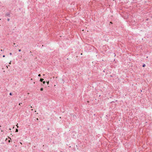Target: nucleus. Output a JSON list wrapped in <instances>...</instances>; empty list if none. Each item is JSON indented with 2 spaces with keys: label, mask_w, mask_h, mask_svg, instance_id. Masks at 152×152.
Returning <instances> with one entry per match:
<instances>
[{
  "label": "nucleus",
  "mask_w": 152,
  "mask_h": 152,
  "mask_svg": "<svg viewBox=\"0 0 152 152\" xmlns=\"http://www.w3.org/2000/svg\"><path fill=\"white\" fill-rule=\"evenodd\" d=\"M10 14L9 13H7L6 14V16H10Z\"/></svg>",
  "instance_id": "1"
},
{
  "label": "nucleus",
  "mask_w": 152,
  "mask_h": 152,
  "mask_svg": "<svg viewBox=\"0 0 152 152\" xmlns=\"http://www.w3.org/2000/svg\"><path fill=\"white\" fill-rule=\"evenodd\" d=\"M44 79L42 78H41L40 80V81L41 82H42Z\"/></svg>",
  "instance_id": "2"
},
{
  "label": "nucleus",
  "mask_w": 152,
  "mask_h": 152,
  "mask_svg": "<svg viewBox=\"0 0 152 152\" xmlns=\"http://www.w3.org/2000/svg\"><path fill=\"white\" fill-rule=\"evenodd\" d=\"M40 90L41 91H42L43 90V88H41L40 89Z\"/></svg>",
  "instance_id": "3"
},
{
  "label": "nucleus",
  "mask_w": 152,
  "mask_h": 152,
  "mask_svg": "<svg viewBox=\"0 0 152 152\" xmlns=\"http://www.w3.org/2000/svg\"><path fill=\"white\" fill-rule=\"evenodd\" d=\"M145 66V64H143L142 65V67H144Z\"/></svg>",
  "instance_id": "4"
},
{
  "label": "nucleus",
  "mask_w": 152,
  "mask_h": 152,
  "mask_svg": "<svg viewBox=\"0 0 152 152\" xmlns=\"http://www.w3.org/2000/svg\"><path fill=\"white\" fill-rule=\"evenodd\" d=\"M18 132V129H16L15 132Z\"/></svg>",
  "instance_id": "5"
},
{
  "label": "nucleus",
  "mask_w": 152,
  "mask_h": 152,
  "mask_svg": "<svg viewBox=\"0 0 152 152\" xmlns=\"http://www.w3.org/2000/svg\"><path fill=\"white\" fill-rule=\"evenodd\" d=\"M42 82H43V83L44 84H45V81H43Z\"/></svg>",
  "instance_id": "6"
},
{
  "label": "nucleus",
  "mask_w": 152,
  "mask_h": 152,
  "mask_svg": "<svg viewBox=\"0 0 152 152\" xmlns=\"http://www.w3.org/2000/svg\"><path fill=\"white\" fill-rule=\"evenodd\" d=\"M7 20L8 21H9L10 20V19L9 18H8L7 19Z\"/></svg>",
  "instance_id": "7"
},
{
  "label": "nucleus",
  "mask_w": 152,
  "mask_h": 152,
  "mask_svg": "<svg viewBox=\"0 0 152 152\" xmlns=\"http://www.w3.org/2000/svg\"><path fill=\"white\" fill-rule=\"evenodd\" d=\"M10 95H12V94L11 93H10Z\"/></svg>",
  "instance_id": "8"
},
{
  "label": "nucleus",
  "mask_w": 152,
  "mask_h": 152,
  "mask_svg": "<svg viewBox=\"0 0 152 152\" xmlns=\"http://www.w3.org/2000/svg\"><path fill=\"white\" fill-rule=\"evenodd\" d=\"M38 75V76H39V77H40V76H41V75H40V74H39Z\"/></svg>",
  "instance_id": "9"
},
{
  "label": "nucleus",
  "mask_w": 152,
  "mask_h": 152,
  "mask_svg": "<svg viewBox=\"0 0 152 152\" xmlns=\"http://www.w3.org/2000/svg\"><path fill=\"white\" fill-rule=\"evenodd\" d=\"M47 84L48 85L49 84V81L47 82Z\"/></svg>",
  "instance_id": "10"
},
{
  "label": "nucleus",
  "mask_w": 152,
  "mask_h": 152,
  "mask_svg": "<svg viewBox=\"0 0 152 152\" xmlns=\"http://www.w3.org/2000/svg\"><path fill=\"white\" fill-rule=\"evenodd\" d=\"M18 51L19 52H20V51H21V50L20 49H19Z\"/></svg>",
  "instance_id": "11"
},
{
  "label": "nucleus",
  "mask_w": 152,
  "mask_h": 152,
  "mask_svg": "<svg viewBox=\"0 0 152 152\" xmlns=\"http://www.w3.org/2000/svg\"><path fill=\"white\" fill-rule=\"evenodd\" d=\"M10 55H12V53H10Z\"/></svg>",
  "instance_id": "12"
},
{
  "label": "nucleus",
  "mask_w": 152,
  "mask_h": 152,
  "mask_svg": "<svg viewBox=\"0 0 152 152\" xmlns=\"http://www.w3.org/2000/svg\"><path fill=\"white\" fill-rule=\"evenodd\" d=\"M15 45V43H13V46H14V45Z\"/></svg>",
  "instance_id": "13"
},
{
  "label": "nucleus",
  "mask_w": 152,
  "mask_h": 152,
  "mask_svg": "<svg viewBox=\"0 0 152 152\" xmlns=\"http://www.w3.org/2000/svg\"><path fill=\"white\" fill-rule=\"evenodd\" d=\"M3 57H5V56H4V55H3Z\"/></svg>",
  "instance_id": "14"
},
{
  "label": "nucleus",
  "mask_w": 152,
  "mask_h": 152,
  "mask_svg": "<svg viewBox=\"0 0 152 152\" xmlns=\"http://www.w3.org/2000/svg\"><path fill=\"white\" fill-rule=\"evenodd\" d=\"M18 124H17V127L18 128Z\"/></svg>",
  "instance_id": "15"
},
{
  "label": "nucleus",
  "mask_w": 152,
  "mask_h": 152,
  "mask_svg": "<svg viewBox=\"0 0 152 152\" xmlns=\"http://www.w3.org/2000/svg\"><path fill=\"white\" fill-rule=\"evenodd\" d=\"M18 46V45H16V46H15V47H17V46Z\"/></svg>",
  "instance_id": "16"
},
{
  "label": "nucleus",
  "mask_w": 152,
  "mask_h": 152,
  "mask_svg": "<svg viewBox=\"0 0 152 152\" xmlns=\"http://www.w3.org/2000/svg\"><path fill=\"white\" fill-rule=\"evenodd\" d=\"M11 61H10V64H11Z\"/></svg>",
  "instance_id": "17"
}]
</instances>
